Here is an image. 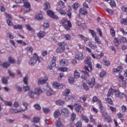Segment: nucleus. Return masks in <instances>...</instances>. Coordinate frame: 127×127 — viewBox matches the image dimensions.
<instances>
[{
	"label": "nucleus",
	"mask_w": 127,
	"mask_h": 127,
	"mask_svg": "<svg viewBox=\"0 0 127 127\" xmlns=\"http://www.w3.org/2000/svg\"><path fill=\"white\" fill-rule=\"evenodd\" d=\"M34 56L35 57V59L37 61H38L39 63H40V62H41V61H42V60H43L42 58L38 57V55H37V54H36V53H35L34 54Z\"/></svg>",
	"instance_id": "58836bf2"
},
{
	"label": "nucleus",
	"mask_w": 127,
	"mask_h": 127,
	"mask_svg": "<svg viewBox=\"0 0 127 127\" xmlns=\"http://www.w3.org/2000/svg\"><path fill=\"white\" fill-rule=\"evenodd\" d=\"M58 7H59V8H60V7L61 8H64L65 7V3H64V2L62 1H60L59 2V5Z\"/></svg>",
	"instance_id": "c03bdc74"
},
{
	"label": "nucleus",
	"mask_w": 127,
	"mask_h": 127,
	"mask_svg": "<svg viewBox=\"0 0 127 127\" xmlns=\"http://www.w3.org/2000/svg\"><path fill=\"white\" fill-rule=\"evenodd\" d=\"M61 23L63 24L64 28L66 30H70V28L72 27V24L71 22L67 19V18H64L62 20Z\"/></svg>",
	"instance_id": "f257e3e1"
},
{
	"label": "nucleus",
	"mask_w": 127,
	"mask_h": 127,
	"mask_svg": "<svg viewBox=\"0 0 127 127\" xmlns=\"http://www.w3.org/2000/svg\"><path fill=\"white\" fill-rule=\"evenodd\" d=\"M45 93L46 96L50 97V96H52V95H55V91H54L52 88L48 87L45 91Z\"/></svg>",
	"instance_id": "1a4fd4ad"
},
{
	"label": "nucleus",
	"mask_w": 127,
	"mask_h": 127,
	"mask_svg": "<svg viewBox=\"0 0 127 127\" xmlns=\"http://www.w3.org/2000/svg\"><path fill=\"white\" fill-rule=\"evenodd\" d=\"M81 119L82 121H84L85 122V123H89V119L86 117V116H84V115L81 116Z\"/></svg>",
	"instance_id": "e2e57ef3"
},
{
	"label": "nucleus",
	"mask_w": 127,
	"mask_h": 127,
	"mask_svg": "<svg viewBox=\"0 0 127 127\" xmlns=\"http://www.w3.org/2000/svg\"><path fill=\"white\" fill-rule=\"evenodd\" d=\"M91 55L94 59H101L104 56V53H101L99 55H97L96 56L94 54L91 53Z\"/></svg>",
	"instance_id": "dca6fc26"
},
{
	"label": "nucleus",
	"mask_w": 127,
	"mask_h": 127,
	"mask_svg": "<svg viewBox=\"0 0 127 127\" xmlns=\"http://www.w3.org/2000/svg\"><path fill=\"white\" fill-rule=\"evenodd\" d=\"M114 95L115 97L120 98L121 99H122V98H124V96H126L125 94L120 92L119 90L114 91Z\"/></svg>",
	"instance_id": "f8f14e48"
},
{
	"label": "nucleus",
	"mask_w": 127,
	"mask_h": 127,
	"mask_svg": "<svg viewBox=\"0 0 127 127\" xmlns=\"http://www.w3.org/2000/svg\"><path fill=\"white\" fill-rule=\"evenodd\" d=\"M24 110H23L22 108L19 109H14L13 108H11L10 109V112L12 113L13 114H18V113H22Z\"/></svg>",
	"instance_id": "6ab92c4d"
},
{
	"label": "nucleus",
	"mask_w": 127,
	"mask_h": 127,
	"mask_svg": "<svg viewBox=\"0 0 127 127\" xmlns=\"http://www.w3.org/2000/svg\"><path fill=\"white\" fill-rule=\"evenodd\" d=\"M105 101L110 105H113V101L112 100V99L107 97V98L105 99Z\"/></svg>",
	"instance_id": "0e129e2a"
},
{
	"label": "nucleus",
	"mask_w": 127,
	"mask_h": 127,
	"mask_svg": "<svg viewBox=\"0 0 127 127\" xmlns=\"http://www.w3.org/2000/svg\"><path fill=\"white\" fill-rule=\"evenodd\" d=\"M74 110H75V112H76V113H79V112H80V109H83L81 105H80L77 103L74 104Z\"/></svg>",
	"instance_id": "412c9836"
},
{
	"label": "nucleus",
	"mask_w": 127,
	"mask_h": 127,
	"mask_svg": "<svg viewBox=\"0 0 127 127\" xmlns=\"http://www.w3.org/2000/svg\"><path fill=\"white\" fill-rule=\"evenodd\" d=\"M43 15L42 13H38L35 16V19L38 20V21H41V20H43Z\"/></svg>",
	"instance_id": "2eb2a0df"
},
{
	"label": "nucleus",
	"mask_w": 127,
	"mask_h": 127,
	"mask_svg": "<svg viewBox=\"0 0 127 127\" xmlns=\"http://www.w3.org/2000/svg\"><path fill=\"white\" fill-rule=\"evenodd\" d=\"M83 88L85 91H89V87L86 83H83Z\"/></svg>",
	"instance_id": "774afa93"
},
{
	"label": "nucleus",
	"mask_w": 127,
	"mask_h": 127,
	"mask_svg": "<svg viewBox=\"0 0 127 127\" xmlns=\"http://www.w3.org/2000/svg\"><path fill=\"white\" fill-rule=\"evenodd\" d=\"M76 96L75 95H73L72 94L67 95L65 97L66 101H73V100H75Z\"/></svg>",
	"instance_id": "5701e85b"
},
{
	"label": "nucleus",
	"mask_w": 127,
	"mask_h": 127,
	"mask_svg": "<svg viewBox=\"0 0 127 127\" xmlns=\"http://www.w3.org/2000/svg\"><path fill=\"white\" fill-rule=\"evenodd\" d=\"M88 45L89 47H90V48L91 49H93V50H97V49H98V47L97 46V45L93 44L91 42H88Z\"/></svg>",
	"instance_id": "a878e982"
},
{
	"label": "nucleus",
	"mask_w": 127,
	"mask_h": 127,
	"mask_svg": "<svg viewBox=\"0 0 127 127\" xmlns=\"http://www.w3.org/2000/svg\"><path fill=\"white\" fill-rule=\"evenodd\" d=\"M60 65L62 67H66V66L70 65V63L68 60L63 59L60 61Z\"/></svg>",
	"instance_id": "0eeeda50"
},
{
	"label": "nucleus",
	"mask_w": 127,
	"mask_h": 127,
	"mask_svg": "<svg viewBox=\"0 0 127 127\" xmlns=\"http://www.w3.org/2000/svg\"><path fill=\"white\" fill-rule=\"evenodd\" d=\"M40 121V118L38 117H35L33 118V123H36V124L38 123Z\"/></svg>",
	"instance_id": "603ef678"
},
{
	"label": "nucleus",
	"mask_w": 127,
	"mask_h": 127,
	"mask_svg": "<svg viewBox=\"0 0 127 127\" xmlns=\"http://www.w3.org/2000/svg\"><path fill=\"white\" fill-rule=\"evenodd\" d=\"M46 11L48 15L51 17V18H53L54 19H59V17H58V16L55 15L53 11L51 10H47Z\"/></svg>",
	"instance_id": "39448f33"
},
{
	"label": "nucleus",
	"mask_w": 127,
	"mask_h": 127,
	"mask_svg": "<svg viewBox=\"0 0 127 127\" xmlns=\"http://www.w3.org/2000/svg\"><path fill=\"white\" fill-rule=\"evenodd\" d=\"M26 50L27 52L28 55H31L33 51V48L31 47H27V48H26Z\"/></svg>",
	"instance_id": "c85d7f7f"
},
{
	"label": "nucleus",
	"mask_w": 127,
	"mask_h": 127,
	"mask_svg": "<svg viewBox=\"0 0 127 127\" xmlns=\"http://www.w3.org/2000/svg\"><path fill=\"white\" fill-rule=\"evenodd\" d=\"M56 105H58V106H64L65 104V101L60 99L56 101Z\"/></svg>",
	"instance_id": "c756f323"
},
{
	"label": "nucleus",
	"mask_w": 127,
	"mask_h": 127,
	"mask_svg": "<svg viewBox=\"0 0 127 127\" xmlns=\"http://www.w3.org/2000/svg\"><path fill=\"white\" fill-rule=\"evenodd\" d=\"M53 66H56V57H53L51 63Z\"/></svg>",
	"instance_id": "052dcab7"
},
{
	"label": "nucleus",
	"mask_w": 127,
	"mask_h": 127,
	"mask_svg": "<svg viewBox=\"0 0 127 127\" xmlns=\"http://www.w3.org/2000/svg\"><path fill=\"white\" fill-rule=\"evenodd\" d=\"M43 28L44 30H46V29H48L50 26L49 25V23L48 22H44L42 25Z\"/></svg>",
	"instance_id": "4c0bfd02"
},
{
	"label": "nucleus",
	"mask_w": 127,
	"mask_h": 127,
	"mask_svg": "<svg viewBox=\"0 0 127 127\" xmlns=\"http://www.w3.org/2000/svg\"><path fill=\"white\" fill-rule=\"evenodd\" d=\"M101 114L103 119L106 121V122H108L109 123H111V122H112V119L111 117H109L108 113H107V112L105 110L102 111Z\"/></svg>",
	"instance_id": "20e7f679"
},
{
	"label": "nucleus",
	"mask_w": 127,
	"mask_h": 127,
	"mask_svg": "<svg viewBox=\"0 0 127 127\" xmlns=\"http://www.w3.org/2000/svg\"><path fill=\"white\" fill-rule=\"evenodd\" d=\"M89 33H91L93 38L97 37V35L96 34V33L95 32V31H94L93 30H89Z\"/></svg>",
	"instance_id": "13d9d810"
},
{
	"label": "nucleus",
	"mask_w": 127,
	"mask_h": 127,
	"mask_svg": "<svg viewBox=\"0 0 127 127\" xmlns=\"http://www.w3.org/2000/svg\"><path fill=\"white\" fill-rule=\"evenodd\" d=\"M123 66L120 65L118 67V68H114L113 69V72L114 73H118L119 74H121L122 73V71H123Z\"/></svg>",
	"instance_id": "4468645a"
},
{
	"label": "nucleus",
	"mask_w": 127,
	"mask_h": 127,
	"mask_svg": "<svg viewBox=\"0 0 127 127\" xmlns=\"http://www.w3.org/2000/svg\"><path fill=\"white\" fill-rule=\"evenodd\" d=\"M84 63L85 64H87L88 65H89V64H92L91 63V58L86 57L84 60Z\"/></svg>",
	"instance_id": "ea45409f"
},
{
	"label": "nucleus",
	"mask_w": 127,
	"mask_h": 127,
	"mask_svg": "<svg viewBox=\"0 0 127 127\" xmlns=\"http://www.w3.org/2000/svg\"><path fill=\"white\" fill-rule=\"evenodd\" d=\"M79 13L82 15H87L88 14V11L86 10L85 7H82L79 9Z\"/></svg>",
	"instance_id": "a211bd4d"
},
{
	"label": "nucleus",
	"mask_w": 127,
	"mask_h": 127,
	"mask_svg": "<svg viewBox=\"0 0 127 127\" xmlns=\"http://www.w3.org/2000/svg\"><path fill=\"white\" fill-rule=\"evenodd\" d=\"M48 80V78L46 76H44L40 78L38 81V85H43V84H45L46 82Z\"/></svg>",
	"instance_id": "9d476101"
},
{
	"label": "nucleus",
	"mask_w": 127,
	"mask_h": 127,
	"mask_svg": "<svg viewBox=\"0 0 127 127\" xmlns=\"http://www.w3.org/2000/svg\"><path fill=\"white\" fill-rule=\"evenodd\" d=\"M23 2H24V5L25 7V10L26 12H28V11L30 10V3L27 2L26 0H24Z\"/></svg>",
	"instance_id": "9b49d317"
},
{
	"label": "nucleus",
	"mask_w": 127,
	"mask_h": 127,
	"mask_svg": "<svg viewBox=\"0 0 127 127\" xmlns=\"http://www.w3.org/2000/svg\"><path fill=\"white\" fill-rule=\"evenodd\" d=\"M109 110L112 112V113H116L117 112V109L116 107H114L113 106H108Z\"/></svg>",
	"instance_id": "6e6d98bb"
},
{
	"label": "nucleus",
	"mask_w": 127,
	"mask_h": 127,
	"mask_svg": "<svg viewBox=\"0 0 127 127\" xmlns=\"http://www.w3.org/2000/svg\"><path fill=\"white\" fill-rule=\"evenodd\" d=\"M80 6V3L78 2H75L74 3H73L72 5V7L73 9H77V8H78V7H79Z\"/></svg>",
	"instance_id": "79ce46f5"
},
{
	"label": "nucleus",
	"mask_w": 127,
	"mask_h": 127,
	"mask_svg": "<svg viewBox=\"0 0 127 127\" xmlns=\"http://www.w3.org/2000/svg\"><path fill=\"white\" fill-rule=\"evenodd\" d=\"M34 92L36 96H39L43 93L42 89H41L40 87H37L35 88Z\"/></svg>",
	"instance_id": "f3484780"
},
{
	"label": "nucleus",
	"mask_w": 127,
	"mask_h": 127,
	"mask_svg": "<svg viewBox=\"0 0 127 127\" xmlns=\"http://www.w3.org/2000/svg\"><path fill=\"white\" fill-rule=\"evenodd\" d=\"M58 71H60V72H67L68 71V68L66 67H60L58 69Z\"/></svg>",
	"instance_id": "f704fd0d"
},
{
	"label": "nucleus",
	"mask_w": 127,
	"mask_h": 127,
	"mask_svg": "<svg viewBox=\"0 0 127 127\" xmlns=\"http://www.w3.org/2000/svg\"><path fill=\"white\" fill-rule=\"evenodd\" d=\"M58 45L59 47L57 48L56 52L57 53H62V52L65 50V42H60Z\"/></svg>",
	"instance_id": "7ed1b4c3"
},
{
	"label": "nucleus",
	"mask_w": 127,
	"mask_h": 127,
	"mask_svg": "<svg viewBox=\"0 0 127 127\" xmlns=\"http://www.w3.org/2000/svg\"><path fill=\"white\" fill-rule=\"evenodd\" d=\"M37 60L35 59V57H34V55L33 57H32L30 59L29 61V64L31 66H33L36 63Z\"/></svg>",
	"instance_id": "aec40b11"
},
{
	"label": "nucleus",
	"mask_w": 127,
	"mask_h": 127,
	"mask_svg": "<svg viewBox=\"0 0 127 127\" xmlns=\"http://www.w3.org/2000/svg\"><path fill=\"white\" fill-rule=\"evenodd\" d=\"M61 116V113L59 110L56 111L54 113V117L55 119H57L58 117H60Z\"/></svg>",
	"instance_id": "e433bc0d"
},
{
	"label": "nucleus",
	"mask_w": 127,
	"mask_h": 127,
	"mask_svg": "<svg viewBox=\"0 0 127 127\" xmlns=\"http://www.w3.org/2000/svg\"><path fill=\"white\" fill-rule=\"evenodd\" d=\"M51 7V6L50 5V3H49V2L47 1L44 3V9L45 11L50 9Z\"/></svg>",
	"instance_id": "4be33fe9"
},
{
	"label": "nucleus",
	"mask_w": 127,
	"mask_h": 127,
	"mask_svg": "<svg viewBox=\"0 0 127 127\" xmlns=\"http://www.w3.org/2000/svg\"><path fill=\"white\" fill-rule=\"evenodd\" d=\"M8 61L10 64H14V63H15V60H14L13 58L11 57H9L8 59Z\"/></svg>",
	"instance_id": "49530a36"
},
{
	"label": "nucleus",
	"mask_w": 127,
	"mask_h": 127,
	"mask_svg": "<svg viewBox=\"0 0 127 127\" xmlns=\"http://www.w3.org/2000/svg\"><path fill=\"white\" fill-rule=\"evenodd\" d=\"M122 24H124V25H127V18L126 19H122L120 21Z\"/></svg>",
	"instance_id": "680f3d73"
},
{
	"label": "nucleus",
	"mask_w": 127,
	"mask_h": 127,
	"mask_svg": "<svg viewBox=\"0 0 127 127\" xmlns=\"http://www.w3.org/2000/svg\"><path fill=\"white\" fill-rule=\"evenodd\" d=\"M75 58L77 60H82V59L85 58V56L83 54V52H78L75 55Z\"/></svg>",
	"instance_id": "423d86ee"
},
{
	"label": "nucleus",
	"mask_w": 127,
	"mask_h": 127,
	"mask_svg": "<svg viewBox=\"0 0 127 127\" xmlns=\"http://www.w3.org/2000/svg\"><path fill=\"white\" fill-rule=\"evenodd\" d=\"M100 101L101 100H100V99H98V97H97V96H94L92 98L91 103L92 104H94V103H96V102H98V103H100Z\"/></svg>",
	"instance_id": "a19ab883"
},
{
	"label": "nucleus",
	"mask_w": 127,
	"mask_h": 127,
	"mask_svg": "<svg viewBox=\"0 0 127 127\" xmlns=\"http://www.w3.org/2000/svg\"><path fill=\"white\" fill-rule=\"evenodd\" d=\"M52 87L54 89H56V90H60V89H63L64 87H65V85L57 81H54L52 83Z\"/></svg>",
	"instance_id": "f03ea898"
},
{
	"label": "nucleus",
	"mask_w": 127,
	"mask_h": 127,
	"mask_svg": "<svg viewBox=\"0 0 127 127\" xmlns=\"http://www.w3.org/2000/svg\"><path fill=\"white\" fill-rule=\"evenodd\" d=\"M120 42L121 43H127V38L125 37H123L120 39Z\"/></svg>",
	"instance_id": "338daca9"
},
{
	"label": "nucleus",
	"mask_w": 127,
	"mask_h": 127,
	"mask_svg": "<svg viewBox=\"0 0 127 127\" xmlns=\"http://www.w3.org/2000/svg\"><path fill=\"white\" fill-rule=\"evenodd\" d=\"M61 114L64 117L69 116V110L67 108H64L61 110Z\"/></svg>",
	"instance_id": "ddd939ff"
},
{
	"label": "nucleus",
	"mask_w": 127,
	"mask_h": 127,
	"mask_svg": "<svg viewBox=\"0 0 127 127\" xmlns=\"http://www.w3.org/2000/svg\"><path fill=\"white\" fill-rule=\"evenodd\" d=\"M78 36H79V38H80V39H81V40H83V41H84V42H86V41H88V40H89V38L85 37L83 35L79 34V35H78Z\"/></svg>",
	"instance_id": "37998d69"
},
{
	"label": "nucleus",
	"mask_w": 127,
	"mask_h": 127,
	"mask_svg": "<svg viewBox=\"0 0 127 127\" xmlns=\"http://www.w3.org/2000/svg\"><path fill=\"white\" fill-rule=\"evenodd\" d=\"M56 10L57 11H58L61 15H66V11L61 9V8H59V7H57Z\"/></svg>",
	"instance_id": "b1692460"
},
{
	"label": "nucleus",
	"mask_w": 127,
	"mask_h": 127,
	"mask_svg": "<svg viewBox=\"0 0 127 127\" xmlns=\"http://www.w3.org/2000/svg\"><path fill=\"white\" fill-rule=\"evenodd\" d=\"M0 66H1L3 67V68H7L10 66V64L7 62L3 63L1 64V63L0 62Z\"/></svg>",
	"instance_id": "cd10ccee"
},
{
	"label": "nucleus",
	"mask_w": 127,
	"mask_h": 127,
	"mask_svg": "<svg viewBox=\"0 0 127 127\" xmlns=\"http://www.w3.org/2000/svg\"><path fill=\"white\" fill-rule=\"evenodd\" d=\"M85 69L86 71H88V72H91V71H92L93 66H92V64H89L87 66H85Z\"/></svg>",
	"instance_id": "2f4dec72"
},
{
	"label": "nucleus",
	"mask_w": 127,
	"mask_h": 127,
	"mask_svg": "<svg viewBox=\"0 0 127 127\" xmlns=\"http://www.w3.org/2000/svg\"><path fill=\"white\" fill-rule=\"evenodd\" d=\"M35 95V91H33L32 90H30L28 92V95L29 96V98H31V99H34Z\"/></svg>",
	"instance_id": "393cba45"
},
{
	"label": "nucleus",
	"mask_w": 127,
	"mask_h": 127,
	"mask_svg": "<svg viewBox=\"0 0 127 127\" xmlns=\"http://www.w3.org/2000/svg\"><path fill=\"white\" fill-rule=\"evenodd\" d=\"M68 81L69 84H73V83H75V78L73 77H70L68 78Z\"/></svg>",
	"instance_id": "5fc2aeb1"
},
{
	"label": "nucleus",
	"mask_w": 127,
	"mask_h": 127,
	"mask_svg": "<svg viewBox=\"0 0 127 127\" xmlns=\"http://www.w3.org/2000/svg\"><path fill=\"white\" fill-rule=\"evenodd\" d=\"M23 90L24 92H27V91H30V87L28 85L24 86L23 87Z\"/></svg>",
	"instance_id": "bf43d9fd"
},
{
	"label": "nucleus",
	"mask_w": 127,
	"mask_h": 127,
	"mask_svg": "<svg viewBox=\"0 0 127 127\" xmlns=\"http://www.w3.org/2000/svg\"><path fill=\"white\" fill-rule=\"evenodd\" d=\"M34 109L37 110V111H40L41 110V106L38 104H36L33 105Z\"/></svg>",
	"instance_id": "8fccbe9b"
},
{
	"label": "nucleus",
	"mask_w": 127,
	"mask_h": 127,
	"mask_svg": "<svg viewBox=\"0 0 127 127\" xmlns=\"http://www.w3.org/2000/svg\"><path fill=\"white\" fill-rule=\"evenodd\" d=\"M23 106H24L25 108L24 109H22V110L23 111L22 112H25V111H27V110H28V104L27 102H23Z\"/></svg>",
	"instance_id": "de8ad7c7"
},
{
	"label": "nucleus",
	"mask_w": 127,
	"mask_h": 127,
	"mask_svg": "<svg viewBox=\"0 0 127 127\" xmlns=\"http://www.w3.org/2000/svg\"><path fill=\"white\" fill-rule=\"evenodd\" d=\"M42 110H43V112L45 114H48V113H49L50 112V109L48 108H43Z\"/></svg>",
	"instance_id": "69168bd1"
},
{
	"label": "nucleus",
	"mask_w": 127,
	"mask_h": 127,
	"mask_svg": "<svg viewBox=\"0 0 127 127\" xmlns=\"http://www.w3.org/2000/svg\"><path fill=\"white\" fill-rule=\"evenodd\" d=\"M46 33L44 31H41L37 34L39 38H43L45 36Z\"/></svg>",
	"instance_id": "bb28decb"
},
{
	"label": "nucleus",
	"mask_w": 127,
	"mask_h": 127,
	"mask_svg": "<svg viewBox=\"0 0 127 127\" xmlns=\"http://www.w3.org/2000/svg\"><path fill=\"white\" fill-rule=\"evenodd\" d=\"M114 92H115V91H114V89L113 88H111L109 89L108 93H107V97H112L113 95H114Z\"/></svg>",
	"instance_id": "473e14b6"
},
{
	"label": "nucleus",
	"mask_w": 127,
	"mask_h": 127,
	"mask_svg": "<svg viewBox=\"0 0 127 127\" xmlns=\"http://www.w3.org/2000/svg\"><path fill=\"white\" fill-rule=\"evenodd\" d=\"M83 73H84V74L83 75L81 76V78L83 80H87V78H88V77H90V75H89V73L87 72L84 71Z\"/></svg>",
	"instance_id": "72a5a7b5"
},
{
	"label": "nucleus",
	"mask_w": 127,
	"mask_h": 127,
	"mask_svg": "<svg viewBox=\"0 0 127 127\" xmlns=\"http://www.w3.org/2000/svg\"><path fill=\"white\" fill-rule=\"evenodd\" d=\"M114 43L115 46H119L121 43V40L118 38H114Z\"/></svg>",
	"instance_id": "7c9ffc66"
},
{
	"label": "nucleus",
	"mask_w": 127,
	"mask_h": 127,
	"mask_svg": "<svg viewBox=\"0 0 127 127\" xmlns=\"http://www.w3.org/2000/svg\"><path fill=\"white\" fill-rule=\"evenodd\" d=\"M106 76H107V73L104 70L100 72L99 74V77L100 78H104V77H106Z\"/></svg>",
	"instance_id": "09e8293b"
},
{
	"label": "nucleus",
	"mask_w": 127,
	"mask_h": 127,
	"mask_svg": "<svg viewBox=\"0 0 127 127\" xmlns=\"http://www.w3.org/2000/svg\"><path fill=\"white\" fill-rule=\"evenodd\" d=\"M69 94H70V90L68 89H65L63 92V96H65V97H67Z\"/></svg>",
	"instance_id": "a18cd8bd"
},
{
	"label": "nucleus",
	"mask_w": 127,
	"mask_h": 127,
	"mask_svg": "<svg viewBox=\"0 0 127 127\" xmlns=\"http://www.w3.org/2000/svg\"><path fill=\"white\" fill-rule=\"evenodd\" d=\"M27 29H28V30H29V31H31L32 32H34V30H33V29H32V28H31V26H30V25L28 24H26L25 25Z\"/></svg>",
	"instance_id": "4d7b16f0"
},
{
	"label": "nucleus",
	"mask_w": 127,
	"mask_h": 127,
	"mask_svg": "<svg viewBox=\"0 0 127 127\" xmlns=\"http://www.w3.org/2000/svg\"><path fill=\"white\" fill-rule=\"evenodd\" d=\"M4 104L6 106H8L9 107H12V102L11 101H4Z\"/></svg>",
	"instance_id": "864d4df0"
},
{
	"label": "nucleus",
	"mask_w": 127,
	"mask_h": 127,
	"mask_svg": "<svg viewBox=\"0 0 127 127\" xmlns=\"http://www.w3.org/2000/svg\"><path fill=\"white\" fill-rule=\"evenodd\" d=\"M94 39L97 44H98V45H100V44H102V42H101V40L98 37H95L94 38Z\"/></svg>",
	"instance_id": "3c124183"
},
{
	"label": "nucleus",
	"mask_w": 127,
	"mask_h": 127,
	"mask_svg": "<svg viewBox=\"0 0 127 127\" xmlns=\"http://www.w3.org/2000/svg\"><path fill=\"white\" fill-rule=\"evenodd\" d=\"M73 76L75 79H79L80 78V72L78 70H75L73 73Z\"/></svg>",
	"instance_id": "c9c22d12"
},
{
	"label": "nucleus",
	"mask_w": 127,
	"mask_h": 127,
	"mask_svg": "<svg viewBox=\"0 0 127 127\" xmlns=\"http://www.w3.org/2000/svg\"><path fill=\"white\" fill-rule=\"evenodd\" d=\"M96 83V78L92 77L90 79L86 81V83L91 87V88L94 87L95 83Z\"/></svg>",
	"instance_id": "6e6552de"
}]
</instances>
